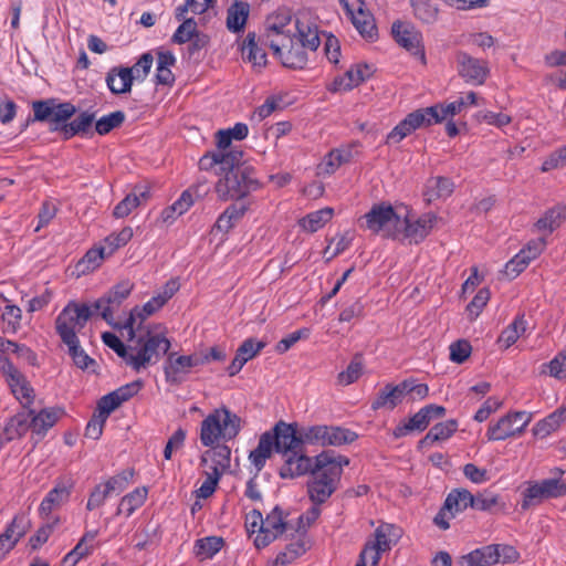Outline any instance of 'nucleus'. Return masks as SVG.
<instances>
[{"label": "nucleus", "instance_id": "f3484780", "mask_svg": "<svg viewBox=\"0 0 566 566\" xmlns=\"http://www.w3.org/2000/svg\"><path fill=\"white\" fill-rule=\"evenodd\" d=\"M207 191L208 188L205 182L198 184L185 190L178 200H176L171 206L163 210V221L170 222L175 220L176 216H181L182 213H185L193 205V192L197 195V197H202L203 195L207 193Z\"/></svg>", "mask_w": 566, "mask_h": 566}, {"label": "nucleus", "instance_id": "4468645a", "mask_svg": "<svg viewBox=\"0 0 566 566\" xmlns=\"http://www.w3.org/2000/svg\"><path fill=\"white\" fill-rule=\"evenodd\" d=\"M459 75L473 85H482L486 81L490 70L488 62L471 56L467 52L459 51L455 54Z\"/></svg>", "mask_w": 566, "mask_h": 566}, {"label": "nucleus", "instance_id": "a878e982", "mask_svg": "<svg viewBox=\"0 0 566 566\" xmlns=\"http://www.w3.org/2000/svg\"><path fill=\"white\" fill-rule=\"evenodd\" d=\"M454 184L447 177H433L428 179L423 191L424 200L430 203L440 198H448L453 192Z\"/></svg>", "mask_w": 566, "mask_h": 566}, {"label": "nucleus", "instance_id": "2eb2a0df", "mask_svg": "<svg viewBox=\"0 0 566 566\" xmlns=\"http://www.w3.org/2000/svg\"><path fill=\"white\" fill-rule=\"evenodd\" d=\"M289 530V523L283 520V512L280 506H275L266 515L259 528V535L254 539L256 548H264Z\"/></svg>", "mask_w": 566, "mask_h": 566}, {"label": "nucleus", "instance_id": "603ef678", "mask_svg": "<svg viewBox=\"0 0 566 566\" xmlns=\"http://www.w3.org/2000/svg\"><path fill=\"white\" fill-rule=\"evenodd\" d=\"M373 74L371 67L364 63L357 64L355 67L346 71L347 82L345 84V91H350L353 87L358 86L365 80L369 78Z\"/></svg>", "mask_w": 566, "mask_h": 566}, {"label": "nucleus", "instance_id": "ddd939ff", "mask_svg": "<svg viewBox=\"0 0 566 566\" xmlns=\"http://www.w3.org/2000/svg\"><path fill=\"white\" fill-rule=\"evenodd\" d=\"M133 289L134 283L129 280L120 281L94 303L95 310L102 308L101 316L107 324H113L114 307H118L129 296Z\"/></svg>", "mask_w": 566, "mask_h": 566}, {"label": "nucleus", "instance_id": "6e6552de", "mask_svg": "<svg viewBox=\"0 0 566 566\" xmlns=\"http://www.w3.org/2000/svg\"><path fill=\"white\" fill-rule=\"evenodd\" d=\"M364 219L366 228L374 233L382 232L385 238L397 240V231L402 222L391 205L385 202L374 205Z\"/></svg>", "mask_w": 566, "mask_h": 566}, {"label": "nucleus", "instance_id": "79ce46f5", "mask_svg": "<svg viewBox=\"0 0 566 566\" xmlns=\"http://www.w3.org/2000/svg\"><path fill=\"white\" fill-rule=\"evenodd\" d=\"M305 552V542L303 538H298L297 541L290 543L285 547V551L277 554L274 560V566H286L297 557L302 556Z\"/></svg>", "mask_w": 566, "mask_h": 566}, {"label": "nucleus", "instance_id": "aec40b11", "mask_svg": "<svg viewBox=\"0 0 566 566\" xmlns=\"http://www.w3.org/2000/svg\"><path fill=\"white\" fill-rule=\"evenodd\" d=\"M27 409L28 410L18 412L7 422L1 434L3 443L21 438L29 429L32 430L31 416L33 415V410Z\"/></svg>", "mask_w": 566, "mask_h": 566}, {"label": "nucleus", "instance_id": "9d476101", "mask_svg": "<svg viewBox=\"0 0 566 566\" xmlns=\"http://www.w3.org/2000/svg\"><path fill=\"white\" fill-rule=\"evenodd\" d=\"M391 35L401 48L418 56L422 64L427 63L422 34L413 24L397 20L391 25Z\"/></svg>", "mask_w": 566, "mask_h": 566}, {"label": "nucleus", "instance_id": "c03bdc74", "mask_svg": "<svg viewBox=\"0 0 566 566\" xmlns=\"http://www.w3.org/2000/svg\"><path fill=\"white\" fill-rule=\"evenodd\" d=\"M125 118L126 115L123 111H115L95 120V132L102 136L106 135L113 129L120 127Z\"/></svg>", "mask_w": 566, "mask_h": 566}, {"label": "nucleus", "instance_id": "7c9ffc66", "mask_svg": "<svg viewBox=\"0 0 566 566\" xmlns=\"http://www.w3.org/2000/svg\"><path fill=\"white\" fill-rule=\"evenodd\" d=\"M211 450H207L201 455V464L207 465L208 460L210 459L213 462L212 471L217 469L218 471H223L230 467V455L231 449L226 444H218L216 447H211Z\"/></svg>", "mask_w": 566, "mask_h": 566}, {"label": "nucleus", "instance_id": "2f4dec72", "mask_svg": "<svg viewBox=\"0 0 566 566\" xmlns=\"http://www.w3.org/2000/svg\"><path fill=\"white\" fill-rule=\"evenodd\" d=\"M242 55L253 64L254 67H263L266 64V53L258 46L255 33L249 32L242 44Z\"/></svg>", "mask_w": 566, "mask_h": 566}, {"label": "nucleus", "instance_id": "338daca9", "mask_svg": "<svg viewBox=\"0 0 566 566\" xmlns=\"http://www.w3.org/2000/svg\"><path fill=\"white\" fill-rule=\"evenodd\" d=\"M120 405L122 402L118 400L117 395H114V392L111 391L97 401V415L107 419Z\"/></svg>", "mask_w": 566, "mask_h": 566}, {"label": "nucleus", "instance_id": "473e14b6", "mask_svg": "<svg viewBox=\"0 0 566 566\" xmlns=\"http://www.w3.org/2000/svg\"><path fill=\"white\" fill-rule=\"evenodd\" d=\"M108 256L106 247L92 248L76 263L75 269L78 274H85L98 268L102 261Z\"/></svg>", "mask_w": 566, "mask_h": 566}, {"label": "nucleus", "instance_id": "bb28decb", "mask_svg": "<svg viewBox=\"0 0 566 566\" xmlns=\"http://www.w3.org/2000/svg\"><path fill=\"white\" fill-rule=\"evenodd\" d=\"M250 12V6L244 1H235L227 11V28L233 33L242 31Z\"/></svg>", "mask_w": 566, "mask_h": 566}, {"label": "nucleus", "instance_id": "f03ea898", "mask_svg": "<svg viewBox=\"0 0 566 566\" xmlns=\"http://www.w3.org/2000/svg\"><path fill=\"white\" fill-rule=\"evenodd\" d=\"M198 165L200 170L213 169L216 175L221 176L214 187L220 200H241L261 188L254 168L243 163L242 150L209 151L200 158Z\"/></svg>", "mask_w": 566, "mask_h": 566}, {"label": "nucleus", "instance_id": "f704fd0d", "mask_svg": "<svg viewBox=\"0 0 566 566\" xmlns=\"http://www.w3.org/2000/svg\"><path fill=\"white\" fill-rule=\"evenodd\" d=\"M396 390L397 388L392 384H387L373 400L371 409L378 410L385 407L390 410L395 409L402 401V398Z\"/></svg>", "mask_w": 566, "mask_h": 566}, {"label": "nucleus", "instance_id": "bf43d9fd", "mask_svg": "<svg viewBox=\"0 0 566 566\" xmlns=\"http://www.w3.org/2000/svg\"><path fill=\"white\" fill-rule=\"evenodd\" d=\"M75 114L76 107L72 103L55 102L52 126H62V124H69L67 120L71 119Z\"/></svg>", "mask_w": 566, "mask_h": 566}, {"label": "nucleus", "instance_id": "dca6fc26", "mask_svg": "<svg viewBox=\"0 0 566 566\" xmlns=\"http://www.w3.org/2000/svg\"><path fill=\"white\" fill-rule=\"evenodd\" d=\"M437 216L433 213L424 214L411 222L408 218H401L402 226L398 228L397 239H408L409 243L418 244L430 233Z\"/></svg>", "mask_w": 566, "mask_h": 566}, {"label": "nucleus", "instance_id": "39448f33", "mask_svg": "<svg viewBox=\"0 0 566 566\" xmlns=\"http://www.w3.org/2000/svg\"><path fill=\"white\" fill-rule=\"evenodd\" d=\"M137 346L139 347L136 355L129 357V366L139 371L150 364H156L164 355L169 354L170 340L161 334H153L147 329L137 338Z\"/></svg>", "mask_w": 566, "mask_h": 566}, {"label": "nucleus", "instance_id": "4c0bfd02", "mask_svg": "<svg viewBox=\"0 0 566 566\" xmlns=\"http://www.w3.org/2000/svg\"><path fill=\"white\" fill-rule=\"evenodd\" d=\"M334 214V210L329 207L308 213L304 217L300 224L310 232H316L325 223H327Z\"/></svg>", "mask_w": 566, "mask_h": 566}, {"label": "nucleus", "instance_id": "6ab92c4d", "mask_svg": "<svg viewBox=\"0 0 566 566\" xmlns=\"http://www.w3.org/2000/svg\"><path fill=\"white\" fill-rule=\"evenodd\" d=\"M264 347V342L255 340L254 338L245 339L237 349L234 358L227 368L229 376H235L245 363L255 357Z\"/></svg>", "mask_w": 566, "mask_h": 566}, {"label": "nucleus", "instance_id": "864d4df0", "mask_svg": "<svg viewBox=\"0 0 566 566\" xmlns=\"http://www.w3.org/2000/svg\"><path fill=\"white\" fill-rule=\"evenodd\" d=\"M133 238V229L124 227L118 233H112L105 238L106 252L111 256L117 249L126 245Z\"/></svg>", "mask_w": 566, "mask_h": 566}, {"label": "nucleus", "instance_id": "69168bd1", "mask_svg": "<svg viewBox=\"0 0 566 566\" xmlns=\"http://www.w3.org/2000/svg\"><path fill=\"white\" fill-rule=\"evenodd\" d=\"M528 264L530 262L524 258V252H518L505 264L503 272L510 280H513L518 276Z\"/></svg>", "mask_w": 566, "mask_h": 566}, {"label": "nucleus", "instance_id": "5fc2aeb1", "mask_svg": "<svg viewBox=\"0 0 566 566\" xmlns=\"http://www.w3.org/2000/svg\"><path fill=\"white\" fill-rule=\"evenodd\" d=\"M102 339L107 347L113 349L122 359L125 360L127 365H129V357L133 355L128 353V349H133L134 347L126 346L116 334L111 332H104L102 334Z\"/></svg>", "mask_w": 566, "mask_h": 566}, {"label": "nucleus", "instance_id": "3c124183", "mask_svg": "<svg viewBox=\"0 0 566 566\" xmlns=\"http://www.w3.org/2000/svg\"><path fill=\"white\" fill-rule=\"evenodd\" d=\"M135 474L134 469L128 468L119 472L118 474L109 478L104 486L108 490L109 494H119L122 493L132 481Z\"/></svg>", "mask_w": 566, "mask_h": 566}, {"label": "nucleus", "instance_id": "4be33fe9", "mask_svg": "<svg viewBox=\"0 0 566 566\" xmlns=\"http://www.w3.org/2000/svg\"><path fill=\"white\" fill-rule=\"evenodd\" d=\"M6 381L23 408H29L33 403L34 390L20 370L6 378Z\"/></svg>", "mask_w": 566, "mask_h": 566}, {"label": "nucleus", "instance_id": "774afa93", "mask_svg": "<svg viewBox=\"0 0 566 566\" xmlns=\"http://www.w3.org/2000/svg\"><path fill=\"white\" fill-rule=\"evenodd\" d=\"M92 551L93 546H82V543H77L75 547L63 557L61 566H75L82 558L88 556Z\"/></svg>", "mask_w": 566, "mask_h": 566}, {"label": "nucleus", "instance_id": "cd10ccee", "mask_svg": "<svg viewBox=\"0 0 566 566\" xmlns=\"http://www.w3.org/2000/svg\"><path fill=\"white\" fill-rule=\"evenodd\" d=\"M474 495L467 489H453L444 500V509H448L450 516L472 507Z\"/></svg>", "mask_w": 566, "mask_h": 566}, {"label": "nucleus", "instance_id": "f257e3e1", "mask_svg": "<svg viewBox=\"0 0 566 566\" xmlns=\"http://www.w3.org/2000/svg\"><path fill=\"white\" fill-rule=\"evenodd\" d=\"M273 452L280 453L284 459L279 470L281 479H295L307 474L311 457L303 448L301 427L297 422L277 421L271 430L260 436L258 447L250 452L249 459L255 469L261 471Z\"/></svg>", "mask_w": 566, "mask_h": 566}, {"label": "nucleus", "instance_id": "a18cd8bd", "mask_svg": "<svg viewBox=\"0 0 566 566\" xmlns=\"http://www.w3.org/2000/svg\"><path fill=\"white\" fill-rule=\"evenodd\" d=\"M472 509L484 512H497L504 510V504H500V496L484 491L474 495Z\"/></svg>", "mask_w": 566, "mask_h": 566}, {"label": "nucleus", "instance_id": "9b49d317", "mask_svg": "<svg viewBox=\"0 0 566 566\" xmlns=\"http://www.w3.org/2000/svg\"><path fill=\"white\" fill-rule=\"evenodd\" d=\"M531 413L515 411L502 417L496 423L490 424L486 437L490 441L505 440L521 433L531 421Z\"/></svg>", "mask_w": 566, "mask_h": 566}, {"label": "nucleus", "instance_id": "49530a36", "mask_svg": "<svg viewBox=\"0 0 566 566\" xmlns=\"http://www.w3.org/2000/svg\"><path fill=\"white\" fill-rule=\"evenodd\" d=\"M363 374V363H361V356L359 354H356L353 358V360L347 366L346 370L340 371L337 375V382L340 386H348L361 376Z\"/></svg>", "mask_w": 566, "mask_h": 566}, {"label": "nucleus", "instance_id": "e433bc0d", "mask_svg": "<svg viewBox=\"0 0 566 566\" xmlns=\"http://www.w3.org/2000/svg\"><path fill=\"white\" fill-rule=\"evenodd\" d=\"M224 545V539L220 536H208L197 539L195 543V553L197 557L212 558Z\"/></svg>", "mask_w": 566, "mask_h": 566}, {"label": "nucleus", "instance_id": "412c9836", "mask_svg": "<svg viewBox=\"0 0 566 566\" xmlns=\"http://www.w3.org/2000/svg\"><path fill=\"white\" fill-rule=\"evenodd\" d=\"M358 2L359 7L356 13L352 14L350 21L364 39L375 41L378 38L375 19L369 11L364 9L365 1L358 0Z\"/></svg>", "mask_w": 566, "mask_h": 566}, {"label": "nucleus", "instance_id": "13d9d810", "mask_svg": "<svg viewBox=\"0 0 566 566\" xmlns=\"http://www.w3.org/2000/svg\"><path fill=\"white\" fill-rule=\"evenodd\" d=\"M54 98L35 101L32 104L35 122H53V113H54Z\"/></svg>", "mask_w": 566, "mask_h": 566}, {"label": "nucleus", "instance_id": "58836bf2", "mask_svg": "<svg viewBox=\"0 0 566 566\" xmlns=\"http://www.w3.org/2000/svg\"><path fill=\"white\" fill-rule=\"evenodd\" d=\"M526 329V322L524 321V315H518L512 324H510L505 329L502 331L499 336L497 343L503 344L504 348L507 349L510 346L515 344L518 339L520 335L524 333Z\"/></svg>", "mask_w": 566, "mask_h": 566}, {"label": "nucleus", "instance_id": "680f3d73", "mask_svg": "<svg viewBox=\"0 0 566 566\" xmlns=\"http://www.w3.org/2000/svg\"><path fill=\"white\" fill-rule=\"evenodd\" d=\"M472 346L467 339H458L450 345V360L463 364L471 355Z\"/></svg>", "mask_w": 566, "mask_h": 566}, {"label": "nucleus", "instance_id": "ea45409f", "mask_svg": "<svg viewBox=\"0 0 566 566\" xmlns=\"http://www.w3.org/2000/svg\"><path fill=\"white\" fill-rule=\"evenodd\" d=\"M302 45H291L282 56V65L292 70H303L307 64V54Z\"/></svg>", "mask_w": 566, "mask_h": 566}, {"label": "nucleus", "instance_id": "0e129e2a", "mask_svg": "<svg viewBox=\"0 0 566 566\" xmlns=\"http://www.w3.org/2000/svg\"><path fill=\"white\" fill-rule=\"evenodd\" d=\"M327 432V426L325 424H315L301 427V437L303 440V448L306 444H318L319 440L323 438V433Z\"/></svg>", "mask_w": 566, "mask_h": 566}, {"label": "nucleus", "instance_id": "09e8293b", "mask_svg": "<svg viewBox=\"0 0 566 566\" xmlns=\"http://www.w3.org/2000/svg\"><path fill=\"white\" fill-rule=\"evenodd\" d=\"M329 441L328 446L340 447L345 444H352L358 439V434L347 428L338 426H329Z\"/></svg>", "mask_w": 566, "mask_h": 566}, {"label": "nucleus", "instance_id": "0eeeda50", "mask_svg": "<svg viewBox=\"0 0 566 566\" xmlns=\"http://www.w3.org/2000/svg\"><path fill=\"white\" fill-rule=\"evenodd\" d=\"M91 307L86 304H78L74 301L61 311L55 319V329L61 339L77 337L80 332L92 317Z\"/></svg>", "mask_w": 566, "mask_h": 566}, {"label": "nucleus", "instance_id": "423d86ee", "mask_svg": "<svg viewBox=\"0 0 566 566\" xmlns=\"http://www.w3.org/2000/svg\"><path fill=\"white\" fill-rule=\"evenodd\" d=\"M314 465L315 458L311 457L307 474H311L312 479L306 484L307 493L313 504L321 505L337 490L343 470L337 465L332 469H316Z\"/></svg>", "mask_w": 566, "mask_h": 566}, {"label": "nucleus", "instance_id": "20e7f679", "mask_svg": "<svg viewBox=\"0 0 566 566\" xmlns=\"http://www.w3.org/2000/svg\"><path fill=\"white\" fill-rule=\"evenodd\" d=\"M153 61V55L147 52L144 53L132 67H112L105 78L107 87L115 95L129 93L134 81L144 80L149 73Z\"/></svg>", "mask_w": 566, "mask_h": 566}, {"label": "nucleus", "instance_id": "393cba45", "mask_svg": "<svg viewBox=\"0 0 566 566\" xmlns=\"http://www.w3.org/2000/svg\"><path fill=\"white\" fill-rule=\"evenodd\" d=\"M71 489L72 484H56L41 502L39 509L40 514L46 517L55 507L65 503L71 495Z\"/></svg>", "mask_w": 566, "mask_h": 566}, {"label": "nucleus", "instance_id": "c9c22d12", "mask_svg": "<svg viewBox=\"0 0 566 566\" xmlns=\"http://www.w3.org/2000/svg\"><path fill=\"white\" fill-rule=\"evenodd\" d=\"M147 493V489L143 486L123 496L117 509V514L126 513L127 516H130L136 509L144 504Z\"/></svg>", "mask_w": 566, "mask_h": 566}, {"label": "nucleus", "instance_id": "c756f323", "mask_svg": "<svg viewBox=\"0 0 566 566\" xmlns=\"http://www.w3.org/2000/svg\"><path fill=\"white\" fill-rule=\"evenodd\" d=\"M438 109L439 106H430L411 112L405 117V124H407L412 132L422 126H430L438 120Z\"/></svg>", "mask_w": 566, "mask_h": 566}, {"label": "nucleus", "instance_id": "8fccbe9b", "mask_svg": "<svg viewBox=\"0 0 566 566\" xmlns=\"http://www.w3.org/2000/svg\"><path fill=\"white\" fill-rule=\"evenodd\" d=\"M315 458L316 469H332V467L337 465L343 470V465L349 464V459L344 455H336L333 450H324Z\"/></svg>", "mask_w": 566, "mask_h": 566}, {"label": "nucleus", "instance_id": "e2e57ef3", "mask_svg": "<svg viewBox=\"0 0 566 566\" xmlns=\"http://www.w3.org/2000/svg\"><path fill=\"white\" fill-rule=\"evenodd\" d=\"M458 430V421L455 419H449L443 422H438L429 430L437 441L448 440Z\"/></svg>", "mask_w": 566, "mask_h": 566}, {"label": "nucleus", "instance_id": "37998d69", "mask_svg": "<svg viewBox=\"0 0 566 566\" xmlns=\"http://www.w3.org/2000/svg\"><path fill=\"white\" fill-rule=\"evenodd\" d=\"M410 3L415 17L421 22L431 24L437 21L439 10L434 4L430 3L428 0H411Z\"/></svg>", "mask_w": 566, "mask_h": 566}, {"label": "nucleus", "instance_id": "6e6d98bb", "mask_svg": "<svg viewBox=\"0 0 566 566\" xmlns=\"http://www.w3.org/2000/svg\"><path fill=\"white\" fill-rule=\"evenodd\" d=\"M164 306V301L161 298L154 296L147 303H145L142 307L136 305L132 308L129 316L134 317V319H139V323L143 322L150 315L155 314L159 308Z\"/></svg>", "mask_w": 566, "mask_h": 566}, {"label": "nucleus", "instance_id": "7ed1b4c3", "mask_svg": "<svg viewBox=\"0 0 566 566\" xmlns=\"http://www.w3.org/2000/svg\"><path fill=\"white\" fill-rule=\"evenodd\" d=\"M241 430V418L227 407L216 409L201 422L200 442L205 447H213L219 439H234Z\"/></svg>", "mask_w": 566, "mask_h": 566}, {"label": "nucleus", "instance_id": "a19ab883", "mask_svg": "<svg viewBox=\"0 0 566 566\" xmlns=\"http://www.w3.org/2000/svg\"><path fill=\"white\" fill-rule=\"evenodd\" d=\"M62 342L69 347V354L72 357L74 364L81 369H87L90 365H95V360L91 358L80 346L77 337L62 339Z\"/></svg>", "mask_w": 566, "mask_h": 566}, {"label": "nucleus", "instance_id": "f8f14e48", "mask_svg": "<svg viewBox=\"0 0 566 566\" xmlns=\"http://www.w3.org/2000/svg\"><path fill=\"white\" fill-rule=\"evenodd\" d=\"M398 528L392 524H381L375 530V541H367L360 553L366 557L370 555L371 566H378L380 554L391 548V543L396 542L399 537Z\"/></svg>", "mask_w": 566, "mask_h": 566}, {"label": "nucleus", "instance_id": "72a5a7b5", "mask_svg": "<svg viewBox=\"0 0 566 566\" xmlns=\"http://www.w3.org/2000/svg\"><path fill=\"white\" fill-rule=\"evenodd\" d=\"M429 426L428 418L426 413L422 411V408L416 412L412 417L409 418L407 422L398 424L394 431L392 436L396 439L405 437L412 431H423Z\"/></svg>", "mask_w": 566, "mask_h": 566}, {"label": "nucleus", "instance_id": "b1692460", "mask_svg": "<svg viewBox=\"0 0 566 566\" xmlns=\"http://www.w3.org/2000/svg\"><path fill=\"white\" fill-rule=\"evenodd\" d=\"M166 381L170 385L178 386L186 380V375L190 373L184 358L176 357V353H169L164 365Z\"/></svg>", "mask_w": 566, "mask_h": 566}, {"label": "nucleus", "instance_id": "4d7b16f0", "mask_svg": "<svg viewBox=\"0 0 566 566\" xmlns=\"http://www.w3.org/2000/svg\"><path fill=\"white\" fill-rule=\"evenodd\" d=\"M291 20L292 15L286 10L269 15L265 21L266 35L269 36L270 32H274L276 34L283 33V29L291 22Z\"/></svg>", "mask_w": 566, "mask_h": 566}, {"label": "nucleus", "instance_id": "a211bd4d", "mask_svg": "<svg viewBox=\"0 0 566 566\" xmlns=\"http://www.w3.org/2000/svg\"><path fill=\"white\" fill-rule=\"evenodd\" d=\"M95 122V113L84 111L80 113L69 124H62V126L50 127L51 132H60L63 135V139L69 140L75 135H92V125Z\"/></svg>", "mask_w": 566, "mask_h": 566}, {"label": "nucleus", "instance_id": "5701e85b", "mask_svg": "<svg viewBox=\"0 0 566 566\" xmlns=\"http://www.w3.org/2000/svg\"><path fill=\"white\" fill-rule=\"evenodd\" d=\"M64 415L62 408H45L31 416L32 432L42 438Z\"/></svg>", "mask_w": 566, "mask_h": 566}, {"label": "nucleus", "instance_id": "de8ad7c7", "mask_svg": "<svg viewBox=\"0 0 566 566\" xmlns=\"http://www.w3.org/2000/svg\"><path fill=\"white\" fill-rule=\"evenodd\" d=\"M1 317L3 322V332L8 334H15L21 325V308L15 305H7Z\"/></svg>", "mask_w": 566, "mask_h": 566}, {"label": "nucleus", "instance_id": "1a4fd4ad", "mask_svg": "<svg viewBox=\"0 0 566 566\" xmlns=\"http://www.w3.org/2000/svg\"><path fill=\"white\" fill-rule=\"evenodd\" d=\"M566 494V482L559 479H544L539 482H530L523 492L521 509L528 510L541 504L544 500L556 499Z\"/></svg>", "mask_w": 566, "mask_h": 566}, {"label": "nucleus", "instance_id": "c85d7f7f", "mask_svg": "<svg viewBox=\"0 0 566 566\" xmlns=\"http://www.w3.org/2000/svg\"><path fill=\"white\" fill-rule=\"evenodd\" d=\"M297 38L305 49L316 51L321 44L319 32L316 24H310L296 19Z\"/></svg>", "mask_w": 566, "mask_h": 566}, {"label": "nucleus", "instance_id": "052dcab7", "mask_svg": "<svg viewBox=\"0 0 566 566\" xmlns=\"http://www.w3.org/2000/svg\"><path fill=\"white\" fill-rule=\"evenodd\" d=\"M140 205V199L137 196V192L134 191L128 193L120 202H118L114 210L113 216L116 219L127 217L134 209H136Z\"/></svg>", "mask_w": 566, "mask_h": 566}]
</instances>
